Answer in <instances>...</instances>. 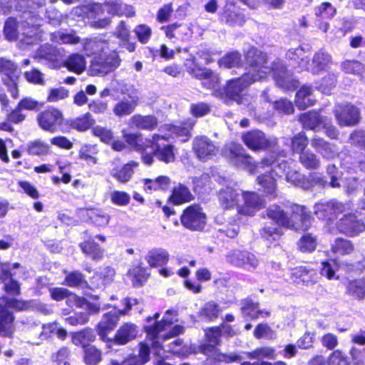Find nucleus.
Segmentation results:
<instances>
[{"instance_id":"obj_1","label":"nucleus","mask_w":365,"mask_h":365,"mask_svg":"<svg viewBox=\"0 0 365 365\" xmlns=\"http://www.w3.org/2000/svg\"><path fill=\"white\" fill-rule=\"evenodd\" d=\"M245 69V74L228 81L222 90H215V96L225 101H234L250 110H255L257 107L256 99L250 95L242 94V92L255 82L266 79L271 72L276 84L282 88L294 89L298 84L280 60L274 61L270 68L267 54L254 48L247 52Z\"/></svg>"},{"instance_id":"obj_2","label":"nucleus","mask_w":365,"mask_h":365,"mask_svg":"<svg viewBox=\"0 0 365 365\" xmlns=\"http://www.w3.org/2000/svg\"><path fill=\"white\" fill-rule=\"evenodd\" d=\"M159 317V313H155L153 317H148L146 319V324L144 326V330L147 334V340L150 341V345L153 348H158L161 346L158 340L160 337L168 339L184 331L183 327L175 325L169 333L159 336L161 332L167 330L174 322L178 321V312L175 310L169 309L166 311L162 320L158 321Z\"/></svg>"},{"instance_id":"obj_3","label":"nucleus","mask_w":365,"mask_h":365,"mask_svg":"<svg viewBox=\"0 0 365 365\" xmlns=\"http://www.w3.org/2000/svg\"><path fill=\"white\" fill-rule=\"evenodd\" d=\"M122 135L125 142L135 150L143 152L147 148H150L152 152L155 153L157 157L160 160L168 163L175 160V154L172 145H168L160 148L158 145V141L160 139H168L167 135L158 133L154 134L152 138H143L140 133H130L125 129L122 130Z\"/></svg>"},{"instance_id":"obj_4","label":"nucleus","mask_w":365,"mask_h":365,"mask_svg":"<svg viewBox=\"0 0 365 365\" xmlns=\"http://www.w3.org/2000/svg\"><path fill=\"white\" fill-rule=\"evenodd\" d=\"M267 216L278 225L296 230H307L311 225V217L307 214L305 207L294 205L290 217L278 206L273 205L267 210Z\"/></svg>"},{"instance_id":"obj_5","label":"nucleus","mask_w":365,"mask_h":365,"mask_svg":"<svg viewBox=\"0 0 365 365\" xmlns=\"http://www.w3.org/2000/svg\"><path fill=\"white\" fill-rule=\"evenodd\" d=\"M265 167L270 168L266 170L264 174L258 177L257 182L264 188L265 192L272 195L276 190L275 176L283 175L287 168V162L279 159L277 160H273L272 157L264 158L259 164L257 165L254 164L252 173H255V170L258 171L260 168H264Z\"/></svg>"},{"instance_id":"obj_6","label":"nucleus","mask_w":365,"mask_h":365,"mask_svg":"<svg viewBox=\"0 0 365 365\" xmlns=\"http://www.w3.org/2000/svg\"><path fill=\"white\" fill-rule=\"evenodd\" d=\"M221 329L219 327H212L206 331L208 344L200 346L201 351L208 357L217 361L230 363L238 360L239 356L235 354H226L220 352L215 345L220 343Z\"/></svg>"},{"instance_id":"obj_7","label":"nucleus","mask_w":365,"mask_h":365,"mask_svg":"<svg viewBox=\"0 0 365 365\" xmlns=\"http://www.w3.org/2000/svg\"><path fill=\"white\" fill-rule=\"evenodd\" d=\"M121 3L120 0H105L102 4H93L76 7L73 11L76 15L86 16L88 18L93 17V14L100 15L105 11L112 16H118L120 14V7Z\"/></svg>"},{"instance_id":"obj_8","label":"nucleus","mask_w":365,"mask_h":365,"mask_svg":"<svg viewBox=\"0 0 365 365\" xmlns=\"http://www.w3.org/2000/svg\"><path fill=\"white\" fill-rule=\"evenodd\" d=\"M226 260L232 265L248 272H253L259 264V259L247 250H233L226 255Z\"/></svg>"},{"instance_id":"obj_9","label":"nucleus","mask_w":365,"mask_h":365,"mask_svg":"<svg viewBox=\"0 0 365 365\" xmlns=\"http://www.w3.org/2000/svg\"><path fill=\"white\" fill-rule=\"evenodd\" d=\"M206 220L205 213L197 205L187 207L181 216L182 225L191 230H202L205 227Z\"/></svg>"},{"instance_id":"obj_10","label":"nucleus","mask_w":365,"mask_h":365,"mask_svg":"<svg viewBox=\"0 0 365 365\" xmlns=\"http://www.w3.org/2000/svg\"><path fill=\"white\" fill-rule=\"evenodd\" d=\"M37 121L41 128L54 133L63 124V115L59 110L50 108L38 115Z\"/></svg>"},{"instance_id":"obj_11","label":"nucleus","mask_w":365,"mask_h":365,"mask_svg":"<svg viewBox=\"0 0 365 365\" xmlns=\"http://www.w3.org/2000/svg\"><path fill=\"white\" fill-rule=\"evenodd\" d=\"M123 303L126 305L125 309H113L105 314L98 324V333L104 339L108 332L113 330L117 325L120 314H125L130 309V304L127 299H124Z\"/></svg>"},{"instance_id":"obj_12","label":"nucleus","mask_w":365,"mask_h":365,"mask_svg":"<svg viewBox=\"0 0 365 365\" xmlns=\"http://www.w3.org/2000/svg\"><path fill=\"white\" fill-rule=\"evenodd\" d=\"M224 154L234 165L243 166L250 172L253 171L252 159L245 153L243 148L240 144L234 143L227 144L225 148Z\"/></svg>"},{"instance_id":"obj_13","label":"nucleus","mask_w":365,"mask_h":365,"mask_svg":"<svg viewBox=\"0 0 365 365\" xmlns=\"http://www.w3.org/2000/svg\"><path fill=\"white\" fill-rule=\"evenodd\" d=\"M334 115L340 126H353L360 120L359 108L351 104L337 106Z\"/></svg>"},{"instance_id":"obj_14","label":"nucleus","mask_w":365,"mask_h":365,"mask_svg":"<svg viewBox=\"0 0 365 365\" xmlns=\"http://www.w3.org/2000/svg\"><path fill=\"white\" fill-rule=\"evenodd\" d=\"M192 148L197 158L202 161H207L217 153L213 142L205 136L197 137L193 141Z\"/></svg>"},{"instance_id":"obj_15","label":"nucleus","mask_w":365,"mask_h":365,"mask_svg":"<svg viewBox=\"0 0 365 365\" xmlns=\"http://www.w3.org/2000/svg\"><path fill=\"white\" fill-rule=\"evenodd\" d=\"M331 63V57L329 53L317 52L314 55L311 63L302 58V61L299 63V68L317 74L329 68Z\"/></svg>"},{"instance_id":"obj_16","label":"nucleus","mask_w":365,"mask_h":365,"mask_svg":"<svg viewBox=\"0 0 365 365\" xmlns=\"http://www.w3.org/2000/svg\"><path fill=\"white\" fill-rule=\"evenodd\" d=\"M242 140L252 150H264L275 144V140H269L263 132L258 130L243 134Z\"/></svg>"},{"instance_id":"obj_17","label":"nucleus","mask_w":365,"mask_h":365,"mask_svg":"<svg viewBox=\"0 0 365 365\" xmlns=\"http://www.w3.org/2000/svg\"><path fill=\"white\" fill-rule=\"evenodd\" d=\"M242 202L237 207V211L240 214L252 215L256 211L264 206V201L260 197L253 192H244L241 193Z\"/></svg>"},{"instance_id":"obj_18","label":"nucleus","mask_w":365,"mask_h":365,"mask_svg":"<svg viewBox=\"0 0 365 365\" xmlns=\"http://www.w3.org/2000/svg\"><path fill=\"white\" fill-rule=\"evenodd\" d=\"M339 232L349 236H355L365 230V224L356 219L354 215H344L336 222Z\"/></svg>"},{"instance_id":"obj_19","label":"nucleus","mask_w":365,"mask_h":365,"mask_svg":"<svg viewBox=\"0 0 365 365\" xmlns=\"http://www.w3.org/2000/svg\"><path fill=\"white\" fill-rule=\"evenodd\" d=\"M344 211L345 206L337 202L317 203L314 206V214L319 219L333 220L334 217L337 218L338 215Z\"/></svg>"},{"instance_id":"obj_20","label":"nucleus","mask_w":365,"mask_h":365,"mask_svg":"<svg viewBox=\"0 0 365 365\" xmlns=\"http://www.w3.org/2000/svg\"><path fill=\"white\" fill-rule=\"evenodd\" d=\"M241 194L232 187L226 186L220 189L218 192L220 205L224 210L232 209L239 207Z\"/></svg>"},{"instance_id":"obj_21","label":"nucleus","mask_w":365,"mask_h":365,"mask_svg":"<svg viewBox=\"0 0 365 365\" xmlns=\"http://www.w3.org/2000/svg\"><path fill=\"white\" fill-rule=\"evenodd\" d=\"M193 126L192 123H187L183 126H177L166 124L160 127L159 131L161 134L167 135V138L178 137L181 140L185 142L190 138V130Z\"/></svg>"},{"instance_id":"obj_22","label":"nucleus","mask_w":365,"mask_h":365,"mask_svg":"<svg viewBox=\"0 0 365 365\" xmlns=\"http://www.w3.org/2000/svg\"><path fill=\"white\" fill-rule=\"evenodd\" d=\"M138 333V330L135 324L126 322L118 329L114 341L117 344L124 345L135 339Z\"/></svg>"},{"instance_id":"obj_23","label":"nucleus","mask_w":365,"mask_h":365,"mask_svg":"<svg viewBox=\"0 0 365 365\" xmlns=\"http://www.w3.org/2000/svg\"><path fill=\"white\" fill-rule=\"evenodd\" d=\"M293 282L302 283L306 286L312 285L317 282V274L314 269H309L305 267H299L293 269L292 272Z\"/></svg>"},{"instance_id":"obj_24","label":"nucleus","mask_w":365,"mask_h":365,"mask_svg":"<svg viewBox=\"0 0 365 365\" xmlns=\"http://www.w3.org/2000/svg\"><path fill=\"white\" fill-rule=\"evenodd\" d=\"M129 126L140 130H152L158 125V120L153 115L135 114L128 122Z\"/></svg>"},{"instance_id":"obj_25","label":"nucleus","mask_w":365,"mask_h":365,"mask_svg":"<svg viewBox=\"0 0 365 365\" xmlns=\"http://www.w3.org/2000/svg\"><path fill=\"white\" fill-rule=\"evenodd\" d=\"M138 104V97L133 96L130 99L123 98L113 107V112L118 117L130 115Z\"/></svg>"},{"instance_id":"obj_26","label":"nucleus","mask_w":365,"mask_h":365,"mask_svg":"<svg viewBox=\"0 0 365 365\" xmlns=\"http://www.w3.org/2000/svg\"><path fill=\"white\" fill-rule=\"evenodd\" d=\"M63 66L71 72L81 74L86 68V61L83 55L73 53L63 61Z\"/></svg>"},{"instance_id":"obj_27","label":"nucleus","mask_w":365,"mask_h":365,"mask_svg":"<svg viewBox=\"0 0 365 365\" xmlns=\"http://www.w3.org/2000/svg\"><path fill=\"white\" fill-rule=\"evenodd\" d=\"M311 145L325 158H334L339 153V149L335 145L330 144L317 136L311 140Z\"/></svg>"},{"instance_id":"obj_28","label":"nucleus","mask_w":365,"mask_h":365,"mask_svg":"<svg viewBox=\"0 0 365 365\" xmlns=\"http://www.w3.org/2000/svg\"><path fill=\"white\" fill-rule=\"evenodd\" d=\"M120 62L118 55L113 52L107 56L102 65L93 63L92 71L97 74L105 75L116 68L120 65Z\"/></svg>"},{"instance_id":"obj_29","label":"nucleus","mask_w":365,"mask_h":365,"mask_svg":"<svg viewBox=\"0 0 365 365\" xmlns=\"http://www.w3.org/2000/svg\"><path fill=\"white\" fill-rule=\"evenodd\" d=\"M145 259L150 267L161 266L168 262L169 253L163 248H153L148 252Z\"/></svg>"},{"instance_id":"obj_30","label":"nucleus","mask_w":365,"mask_h":365,"mask_svg":"<svg viewBox=\"0 0 365 365\" xmlns=\"http://www.w3.org/2000/svg\"><path fill=\"white\" fill-rule=\"evenodd\" d=\"M138 166V163L135 161H130L125 164L120 170H113L111 175L121 183L128 182L133 173V169Z\"/></svg>"},{"instance_id":"obj_31","label":"nucleus","mask_w":365,"mask_h":365,"mask_svg":"<svg viewBox=\"0 0 365 365\" xmlns=\"http://www.w3.org/2000/svg\"><path fill=\"white\" fill-rule=\"evenodd\" d=\"M300 121L305 128L311 130L327 124V118L320 116L317 112H309L302 115Z\"/></svg>"},{"instance_id":"obj_32","label":"nucleus","mask_w":365,"mask_h":365,"mask_svg":"<svg viewBox=\"0 0 365 365\" xmlns=\"http://www.w3.org/2000/svg\"><path fill=\"white\" fill-rule=\"evenodd\" d=\"M80 247L83 252L90 256L93 260L102 259L105 252V250L91 239L81 243Z\"/></svg>"},{"instance_id":"obj_33","label":"nucleus","mask_w":365,"mask_h":365,"mask_svg":"<svg viewBox=\"0 0 365 365\" xmlns=\"http://www.w3.org/2000/svg\"><path fill=\"white\" fill-rule=\"evenodd\" d=\"M49 293L53 299L60 301L66 297H70L76 301V305L83 307L86 303L83 298L77 297L76 294H71L67 289L63 287H53L49 289Z\"/></svg>"},{"instance_id":"obj_34","label":"nucleus","mask_w":365,"mask_h":365,"mask_svg":"<svg viewBox=\"0 0 365 365\" xmlns=\"http://www.w3.org/2000/svg\"><path fill=\"white\" fill-rule=\"evenodd\" d=\"M96 339L94 332L89 329H85L71 334L72 342L76 346H81L84 349L89 346V344Z\"/></svg>"},{"instance_id":"obj_35","label":"nucleus","mask_w":365,"mask_h":365,"mask_svg":"<svg viewBox=\"0 0 365 365\" xmlns=\"http://www.w3.org/2000/svg\"><path fill=\"white\" fill-rule=\"evenodd\" d=\"M108 41L101 39H86L83 42V49L88 56L100 54L108 48Z\"/></svg>"},{"instance_id":"obj_36","label":"nucleus","mask_w":365,"mask_h":365,"mask_svg":"<svg viewBox=\"0 0 365 365\" xmlns=\"http://www.w3.org/2000/svg\"><path fill=\"white\" fill-rule=\"evenodd\" d=\"M312 89L310 86H303L297 93L296 103L300 109L313 105L314 100L312 98Z\"/></svg>"},{"instance_id":"obj_37","label":"nucleus","mask_w":365,"mask_h":365,"mask_svg":"<svg viewBox=\"0 0 365 365\" xmlns=\"http://www.w3.org/2000/svg\"><path fill=\"white\" fill-rule=\"evenodd\" d=\"M13 315L6 310L0 312V334L11 336L14 331Z\"/></svg>"},{"instance_id":"obj_38","label":"nucleus","mask_w":365,"mask_h":365,"mask_svg":"<svg viewBox=\"0 0 365 365\" xmlns=\"http://www.w3.org/2000/svg\"><path fill=\"white\" fill-rule=\"evenodd\" d=\"M187 72L197 79H202V76L208 75V69L200 67L196 62V57L190 56L184 63Z\"/></svg>"},{"instance_id":"obj_39","label":"nucleus","mask_w":365,"mask_h":365,"mask_svg":"<svg viewBox=\"0 0 365 365\" xmlns=\"http://www.w3.org/2000/svg\"><path fill=\"white\" fill-rule=\"evenodd\" d=\"M38 55L41 58L56 61L63 56L64 50L63 48L53 47L51 45H44L39 48Z\"/></svg>"},{"instance_id":"obj_40","label":"nucleus","mask_w":365,"mask_h":365,"mask_svg":"<svg viewBox=\"0 0 365 365\" xmlns=\"http://www.w3.org/2000/svg\"><path fill=\"white\" fill-rule=\"evenodd\" d=\"M241 310L245 317H249L252 319H257L260 315H269V312L259 309L258 304L248 300L243 303Z\"/></svg>"},{"instance_id":"obj_41","label":"nucleus","mask_w":365,"mask_h":365,"mask_svg":"<svg viewBox=\"0 0 365 365\" xmlns=\"http://www.w3.org/2000/svg\"><path fill=\"white\" fill-rule=\"evenodd\" d=\"M192 198V194L188 188L182 185H179L173 189L170 199L173 203L179 205L189 202Z\"/></svg>"},{"instance_id":"obj_42","label":"nucleus","mask_w":365,"mask_h":365,"mask_svg":"<svg viewBox=\"0 0 365 365\" xmlns=\"http://www.w3.org/2000/svg\"><path fill=\"white\" fill-rule=\"evenodd\" d=\"M95 123L94 119L89 113L76 118L71 121V128L83 132L89 129Z\"/></svg>"},{"instance_id":"obj_43","label":"nucleus","mask_w":365,"mask_h":365,"mask_svg":"<svg viewBox=\"0 0 365 365\" xmlns=\"http://www.w3.org/2000/svg\"><path fill=\"white\" fill-rule=\"evenodd\" d=\"M348 293L357 299L365 297V279H359L349 282L347 285Z\"/></svg>"},{"instance_id":"obj_44","label":"nucleus","mask_w":365,"mask_h":365,"mask_svg":"<svg viewBox=\"0 0 365 365\" xmlns=\"http://www.w3.org/2000/svg\"><path fill=\"white\" fill-rule=\"evenodd\" d=\"M144 185L146 190H165L170 185V179L166 176H160L155 180L145 179Z\"/></svg>"},{"instance_id":"obj_45","label":"nucleus","mask_w":365,"mask_h":365,"mask_svg":"<svg viewBox=\"0 0 365 365\" xmlns=\"http://www.w3.org/2000/svg\"><path fill=\"white\" fill-rule=\"evenodd\" d=\"M51 40L58 43L71 45H76L81 42V38L75 34H65L61 31L53 33Z\"/></svg>"},{"instance_id":"obj_46","label":"nucleus","mask_w":365,"mask_h":365,"mask_svg":"<svg viewBox=\"0 0 365 365\" xmlns=\"http://www.w3.org/2000/svg\"><path fill=\"white\" fill-rule=\"evenodd\" d=\"M299 161L308 169H317L320 165L319 159L310 150H306L300 153Z\"/></svg>"},{"instance_id":"obj_47","label":"nucleus","mask_w":365,"mask_h":365,"mask_svg":"<svg viewBox=\"0 0 365 365\" xmlns=\"http://www.w3.org/2000/svg\"><path fill=\"white\" fill-rule=\"evenodd\" d=\"M87 215L93 224L99 227L106 226L110 221V216L101 210H89Z\"/></svg>"},{"instance_id":"obj_48","label":"nucleus","mask_w":365,"mask_h":365,"mask_svg":"<svg viewBox=\"0 0 365 365\" xmlns=\"http://www.w3.org/2000/svg\"><path fill=\"white\" fill-rule=\"evenodd\" d=\"M102 359L101 351L93 346L84 349L83 360L87 365H96Z\"/></svg>"},{"instance_id":"obj_49","label":"nucleus","mask_w":365,"mask_h":365,"mask_svg":"<svg viewBox=\"0 0 365 365\" xmlns=\"http://www.w3.org/2000/svg\"><path fill=\"white\" fill-rule=\"evenodd\" d=\"M354 250V246L349 240L337 239L332 245V252L339 255H349Z\"/></svg>"},{"instance_id":"obj_50","label":"nucleus","mask_w":365,"mask_h":365,"mask_svg":"<svg viewBox=\"0 0 365 365\" xmlns=\"http://www.w3.org/2000/svg\"><path fill=\"white\" fill-rule=\"evenodd\" d=\"M27 150L31 155H44L49 153V145L41 140H35L28 144Z\"/></svg>"},{"instance_id":"obj_51","label":"nucleus","mask_w":365,"mask_h":365,"mask_svg":"<svg viewBox=\"0 0 365 365\" xmlns=\"http://www.w3.org/2000/svg\"><path fill=\"white\" fill-rule=\"evenodd\" d=\"M241 56L237 52H230L219 61L220 67L232 68L237 67L241 64Z\"/></svg>"},{"instance_id":"obj_52","label":"nucleus","mask_w":365,"mask_h":365,"mask_svg":"<svg viewBox=\"0 0 365 365\" xmlns=\"http://www.w3.org/2000/svg\"><path fill=\"white\" fill-rule=\"evenodd\" d=\"M220 309L214 302H210L205 304L200 310V316L209 321H212L218 317Z\"/></svg>"},{"instance_id":"obj_53","label":"nucleus","mask_w":365,"mask_h":365,"mask_svg":"<svg viewBox=\"0 0 365 365\" xmlns=\"http://www.w3.org/2000/svg\"><path fill=\"white\" fill-rule=\"evenodd\" d=\"M188 28L184 25L173 24L166 27L165 34L167 37L182 38L184 35H187Z\"/></svg>"},{"instance_id":"obj_54","label":"nucleus","mask_w":365,"mask_h":365,"mask_svg":"<svg viewBox=\"0 0 365 365\" xmlns=\"http://www.w3.org/2000/svg\"><path fill=\"white\" fill-rule=\"evenodd\" d=\"M261 235L263 238L272 243L280 238L282 235V232L276 226L272 227L271 225H266L261 230Z\"/></svg>"},{"instance_id":"obj_55","label":"nucleus","mask_w":365,"mask_h":365,"mask_svg":"<svg viewBox=\"0 0 365 365\" xmlns=\"http://www.w3.org/2000/svg\"><path fill=\"white\" fill-rule=\"evenodd\" d=\"M208 75L202 76L201 80L204 86L213 90V95L215 96V90H222V88H218L220 78L210 69H208Z\"/></svg>"},{"instance_id":"obj_56","label":"nucleus","mask_w":365,"mask_h":365,"mask_svg":"<svg viewBox=\"0 0 365 365\" xmlns=\"http://www.w3.org/2000/svg\"><path fill=\"white\" fill-rule=\"evenodd\" d=\"M299 249L304 252H310L315 250L317 241L315 237L309 234L304 235L298 243Z\"/></svg>"},{"instance_id":"obj_57","label":"nucleus","mask_w":365,"mask_h":365,"mask_svg":"<svg viewBox=\"0 0 365 365\" xmlns=\"http://www.w3.org/2000/svg\"><path fill=\"white\" fill-rule=\"evenodd\" d=\"M65 284L71 287H77L86 284V282L83 274L79 272H73L66 275Z\"/></svg>"},{"instance_id":"obj_58","label":"nucleus","mask_w":365,"mask_h":365,"mask_svg":"<svg viewBox=\"0 0 365 365\" xmlns=\"http://www.w3.org/2000/svg\"><path fill=\"white\" fill-rule=\"evenodd\" d=\"M93 134L102 142L109 144L113 140V133L110 129L97 125L92 130Z\"/></svg>"},{"instance_id":"obj_59","label":"nucleus","mask_w":365,"mask_h":365,"mask_svg":"<svg viewBox=\"0 0 365 365\" xmlns=\"http://www.w3.org/2000/svg\"><path fill=\"white\" fill-rule=\"evenodd\" d=\"M308 144V138L304 133L295 135L292 140V149L294 152L302 153L304 151Z\"/></svg>"},{"instance_id":"obj_60","label":"nucleus","mask_w":365,"mask_h":365,"mask_svg":"<svg viewBox=\"0 0 365 365\" xmlns=\"http://www.w3.org/2000/svg\"><path fill=\"white\" fill-rule=\"evenodd\" d=\"M283 174L286 175V180L287 182L297 186H301L304 179L303 175L295 169L291 168L288 163L287 168Z\"/></svg>"},{"instance_id":"obj_61","label":"nucleus","mask_w":365,"mask_h":365,"mask_svg":"<svg viewBox=\"0 0 365 365\" xmlns=\"http://www.w3.org/2000/svg\"><path fill=\"white\" fill-rule=\"evenodd\" d=\"M112 203L118 206H125L130 202V195L123 191H113L110 194Z\"/></svg>"},{"instance_id":"obj_62","label":"nucleus","mask_w":365,"mask_h":365,"mask_svg":"<svg viewBox=\"0 0 365 365\" xmlns=\"http://www.w3.org/2000/svg\"><path fill=\"white\" fill-rule=\"evenodd\" d=\"M68 91L64 87L51 88L47 97L48 102H56L63 100L68 96Z\"/></svg>"},{"instance_id":"obj_63","label":"nucleus","mask_w":365,"mask_h":365,"mask_svg":"<svg viewBox=\"0 0 365 365\" xmlns=\"http://www.w3.org/2000/svg\"><path fill=\"white\" fill-rule=\"evenodd\" d=\"M0 69L4 73L3 78L10 79L13 75H19L16 71V66L11 61L0 59Z\"/></svg>"},{"instance_id":"obj_64","label":"nucleus","mask_w":365,"mask_h":365,"mask_svg":"<svg viewBox=\"0 0 365 365\" xmlns=\"http://www.w3.org/2000/svg\"><path fill=\"white\" fill-rule=\"evenodd\" d=\"M347 357L341 351H334L329 356L328 365H348Z\"/></svg>"}]
</instances>
